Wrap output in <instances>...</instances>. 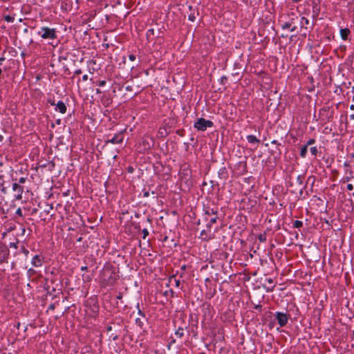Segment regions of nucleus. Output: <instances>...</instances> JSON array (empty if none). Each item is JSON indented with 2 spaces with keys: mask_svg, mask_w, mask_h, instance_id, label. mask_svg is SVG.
<instances>
[{
  "mask_svg": "<svg viewBox=\"0 0 354 354\" xmlns=\"http://www.w3.org/2000/svg\"><path fill=\"white\" fill-rule=\"evenodd\" d=\"M101 279L106 286H113L116 281V274L110 268H104L101 273Z\"/></svg>",
  "mask_w": 354,
  "mask_h": 354,
  "instance_id": "obj_1",
  "label": "nucleus"
},
{
  "mask_svg": "<svg viewBox=\"0 0 354 354\" xmlns=\"http://www.w3.org/2000/svg\"><path fill=\"white\" fill-rule=\"evenodd\" d=\"M213 125V122L211 120L201 118L195 122L194 127L198 131H204L207 129V128L212 127Z\"/></svg>",
  "mask_w": 354,
  "mask_h": 354,
  "instance_id": "obj_2",
  "label": "nucleus"
},
{
  "mask_svg": "<svg viewBox=\"0 0 354 354\" xmlns=\"http://www.w3.org/2000/svg\"><path fill=\"white\" fill-rule=\"evenodd\" d=\"M38 34L44 39H53L57 37L55 29L48 27H42Z\"/></svg>",
  "mask_w": 354,
  "mask_h": 354,
  "instance_id": "obj_3",
  "label": "nucleus"
},
{
  "mask_svg": "<svg viewBox=\"0 0 354 354\" xmlns=\"http://www.w3.org/2000/svg\"><path fill=\"white\" fill-rule=\"evenodd\" d=\"M214 237V233L212 232L210 224L206 225V229L203 230L200 234V239L203 241H208Z\"/></svg>",
  "mask_w": 354,
  "mask_h": 354,
  "instance_id": "obj_4",
  "label": "nucleus"
},
{
  "mask_svg": "<svg viewBox=\"0 0 354 354\" xmlns=\"http://www.w3.org/2000/svg\"><path fill=\"white\" fill-rule=\"evenodd\" d=\"M153 140L149 136H145L141 139L140 147H142L143 150H149L153 145Z\"/></svg>",
  "mask_w": 354,
  "mask_h": 354,
  "instance_id": "obj_5",
  "label": "nucleus"
},
{
  "mask_svg": "<svg viewBox=\"0 0 354 354\" xmlns=\"http://www.w3.org/2000/svg\"><path fill=\"white\" fill-rule=\"evenodd\" d=\"M12 190L15 193V198L16 200H21L22 198V194L24 191V186L18 184V183H13Z\"/></svg>",
  "mask_w": 354,
  "mask_h": 354,
  "instance_id": "obj_6",
  "label": "nucleus"
},
{
  "mask_svg": "<svg viewBox=\"0 0 354 354\" xmlns=\"http://www.w3.org/2000/svg\"><path fill=\"white\" fill-rule=\"evenodd\" d=\"M10 251L8 247L0 243V263L8 262Z\"/></svg>",
  "mask_w": 354,
  "mask_h": 354,
  "instance_id": "obj_7",
  "label": "nucleus"
},
{
  "mask_svg": "<svg viewBox=\"0 0 354 354\" xmlns=\"http://www.w3.org/2000/svg\"><path fill=\"white\" fill-rule=\"evenodd\" d=\"M275 318L281 327L285 326L288 320V315L281 312H277L275 313Z\"/></svg>",
  "mask_w": 354,
  "mask_h": 354,
  "instance_id": "obj_8",
  "label": "nucleus"
},
{
  "mask_svg": "<svg viewBox=\"0 0 354 354\" xmlns=\"http://www.w3.org/2000/svg\"><path fill=\"white\" fill-rule=\"evenodd\" d=\"M124 140V135L122 131H120L116 133L112 138L108 139L106 141V143H111V144H120L122 143Z\"/></svg>",
  "mask_w": 354,
  "mask_h": 354,
  "instance_id": "obj_9",
  "label": "nucleus"
},
{
  "mask_svg": "<svg viewBox=\"0 0 354 354\" xmlns=\"http://www.w3.org/2000/svg\"><path fill=\"white\" fill-rule=\"evenodd\" d=\"M44 262V258L40 255H35L31 261V263L34 267H41Z\"/></svg>",
  "mask_w": 354,
  "mask_h": 354,
  "instance_id": "obj_10",
  "label": "nucleus"
},
{
  "mask_svg": "<svg viewBox=\"0 0 354 354\" xmlns=\"http://www.w3.org/2000/svg\"><path fill=\"white\" fill-rule=\"evenodd\" d=\"M180 177L182 180H185L187 182L190 178V171L186 167L182 169V171L180 172Z\"/></svg>",
  "mask_w": 354,
  "mask_h": 354,
  "instance_id": "obj_11",
  "label": "nucleus"
},
{
  "mask_svg": "<svg viewBox=\"0 0 354 354\" xmlns=\"http://www.w3.org/2000/svg\"><path fill=\"white\" fill-rule=\"evenodd\" d=\"M271 155L273 156L275 161L279 160L281 158V151L280 148L277 146L274 149L270 151Z\"/></svg>",
  "mask_w": 354,
  "mask_h": 354,
  "instance_id": "obj_12",
  "label": "nucleus"
},
{
  "mask_svg": "<svg viewBox=\"0 0 354 354\" xmlns=\"http://www.w3.org/2000/svg\"><path fill=\"white\" fill-rule=\"evenodd\" d=\"M66 106L62 101H59L56 104V110H58L61 113H65L66 112Z\"/></svg>",
  "mask_w": 354,
  "mask_h": 354,
  "instance_id": "obj_13",
  "label": "nucleus"
},
{
  "mask_svg": "<svg viewBox=\"0 0 354 354\" xmlns=\"http://www.w3.org/2000/svg\"><path fill=\"white\" fill-rule=\"evenodd\" d=\"M350 33L351 31L348 28H342L340 30V35L343 40H346Z\"/></svg>",
  "mask_w": 354,
  "mask_h": 354,
  "instance_id": "obj_14",
  "label": "nucleus"
},
{
  "mask_svg": "<svg viewBox=\"0 0 354 354\" xmlns=\"http://www.w3.org/2000/svg\"><path fill=\"white\" fill-rule=\"evenodd\" d=\"M12 181H14V183H18V184L20 185V184H24L26 182L27 176H22L19 178L17 176H12Z\"/></svg>",
  "mask_w": 354,
  "mask_h": 354,
  "instance_id": "obj_15",
  "label": "nucleus"
},
{
  "mask_svg": "<svg viewBox=\"0 0 354 354\" xmlns=\"http://www.w3.org/2000/svg\"><path fill=\"white\" fill-rule=\"evenodd\" d=\"M308 24H309V20L308 19H306L304 17H300L301 28L307 29L308 28L307 25H308Z\"/></svg>",
  "mask_w": 354,
  "mask_h": 354,
  "instance_id": "obj_16",
  "label": "nucleus"
},
{
  "mask_svg": "<svg viewBox=\"0 0 354 354\" xmlns=\"http://www.w3.org/2000/svg\"><path fill=\"white\" fill-rule=\"evenodd\" d=\"M205 214L207 216H217V211L214 210L213 208L207 207Z\"/></svg>",
  "mask_w": 354,
  "mask_h": 354,
  "instance_id": "obj_17",
  "label": "nucleus"
},
{
  "mask_svg": "<svg viewBox=\"0 0 354 354\" xmlns=\"http://www.w3.org/2000/svg\"><path fill=\"white\" fill-rule=\"evenodd\" d=\"M247 140L250 143H259L260 140L257 138L255 136L253 135H249L247 136Z\"/></svg>",
  "mask_w": 354,
  "mask_h": 354,
  "instance_id": "obj_18",
  "label": "nucleus"
},
{
  "mask_svg": "<svg viewBox=\"0 0 354 354\" xmlns=\"http://www.w3.org/2000/svg\"><path fill=\"white\" fill-rule=\"evenodd\" d=\"M266 281L269 284H270V287H268L267 288V292H271L273 290L275 285L273 284V280L271 278L266 279Z\"/></svg>",
  "mask_w": 354,
  "mask_h": 354,
  "instance_id": "obj_19",
  "label": "nucleus"
},
{
  "mask_svg": "<svg viewBox=\"0 0 354 354\" xmlns=\"http://www.w3.org/2000/svg\"><path fill=\"white\" fill-rule=\"evenodd\" d=\"M145 321H146V319H143V318H137L136 319V324L140 328H143V326H144V323H145Z\"/></svg>",
  "mask_w": 354,
  "mask_h": 354,
  "instance_id": "obj_20",
  "label": "nucleus"
},
{
  "mask_svg": "<svg viewBox=\"0 0 354 354\" xmlns=\"http://www.w3.org/2000/svg\"><path fill=\"white\" fill-rule=\"evenodd\" d=\"M175 334L179 338L183 337L184 335V329L181 327L178 328Z\"/></svg>",
  "mask_w": 354,
  "mask_h": 354,
  "instance_id": "obj_21",
  "label": "nucleus"
},
{
  "mask_svg": "<svg viewBox=\"0 0 354 354\" xmlns=\"http://www.w3.org/2000/svg\"><path fill=\"white\" fill-rule=\"evenodd\" d=\"M199 13H198V11L196 12V14H195V12H191L190 14H189L188 15V19L191 21H194L195 19H196V15H198Z\"/></svg>",
  "mask_w": 354,
  "mask_h": 354,
  "instance_id": "obj_22",
  "label": "nucleus"
},
{
  "mask_svg": "<svg viewBox=\"0 0 354 354\" xmlns=\"http://www.w3.org/2000/svg\"><path fill=\"white\" fill-rule=\"evenodd\" d=\"M158 133L161 137H165L168 134L165 127H160L158 130Z\"/></svg>",
  "mask_w": 354,
  "mask_h": 354,
  "instance_id": "obj_23",
  "label": "nucleus"
},
{
  "mask_svg": "<svg viewBox=\"0 0 354 354\" xmlns=\"http://www.w3.org/2000/svg\"><path fill=\"white\" fill-rule=\"evenodd\" d=\"M307 151H308V147L307 145H305L301 149V151H300V156L302 157V158H304L307 153Z\"/></svg>",
  "mask_w": 354,
  "mask_h": 354,
  "instance_id": "obj_24",
  "label": "nucleus"
},
{
  "mask_svg": "<svg viewBox=\"0 0 354 354\" xmlns=\"http://www.w3.org/2000/svg\"><path fill=\"white\" fill-rule=\"evenodd\" d=\"M302 225H303V222L301 221L296 220L293 223V227L295 228H299V227H302Z\"/></svg>",
  "mask_w": 354,
  "mask_h": 354,
  "instance_id": "obj_25",
  "label": "nucleus"
},
{
  "mask_svg": "<svg viewBox=\"0 0 354 354\" xmlns=\"http://www.w3.org/2000/svg\"><path fill=\"white\" fill-rule=\"evenodd\" d=\"M218 219V216H212L209 221L207 222V223L206 225H209L210 224V227H212V225L215 223L216 222Z\"/></svg>",
  "mask_w": 354,
  "mask_h": 354,
  "instance_id": "obj_26",
  "label": "nucleus"
},
{
  "mask_svg": "<svg viewBox=\"0 0 354 354\" xmlns=\"http://www.w3.org/2000/svg\"><path fill=\"white\" fill-rule=\"evenodd\" d=\"M292 26V22H285L283 24L281 25L282 29H288Z\"/></svg>",
  "mask_w": 354,
  "mask_h": 354,
  "instance_id": "obj_27",
  "label": "nucleus"
},
{
  "mask_svg": "<svg viewBox=\"0 0 354 354\" xmlns=\"http://www.w3.org/2000/svg\"><path fill=\"white\" fill-rule=\"evenodd\" d=\"M304 176L302 175H299L297 178V182L298 183L299 185H301L304 183Z\"/></svg>",
  "mask_w": 354,
  "mask_h": 354,
  "instance_id": "obj_28",
  "label": "nucleus"
},
{
  "mask_svg": "<svg viewBox=\"0 0 354 354\" xmlns=\"http://www.w3.org/2000/svg\"><path fill=\"white\" fill-rule=\"evenodd\" d=\"M154 35V30L153 28L149 29L147 32V37L148 39H151V37Z\"/></svg>",
  "mask_w": 354,
  "mask_h": 354,
  "instance_id": "obj_29",
  "label": "nucleus"
},
{
  "mask_svg": "<svg viewBox=\"0 0 354 354\" xmlns=\"http://www.w3.org/2000/svg\"><path fill=\"white\" fill-rule=\"evenodd\" d=\"M310 153L313 155V156H316L318 153V150H317V148L316 147H311L310 148Z\"/></svg>",
  "mask_w": 354,
  "mask_h": 354,
  "instance_id": "obj_30",
  "label": "nucleus"
},
{
  "mask_svg": "<svg viewBox=\"0 0 354 354\" xmlns=\"http://www.w3.org/2000/svg\"><path fill=\"white\" fill-rule=\"evenodd\" d=\"M259 240L261 242H265L266 241V234H261L258 236Z\"/></svg>",
  "mask_w": 354,
  "mask_h": 354,
  "instance_id": "obj_31",
  "label": "nucleus"
},
{
  "mask_svg": "<svg viewBox=\"0 0 354 354\" xmlns=\"http://www.w3.org/2000/svg\"><path fill=\"white\" fill-rule=\"evenodd\" d=\"M21 252L24 254V255L27 257L29 254V251L24 247L22 246L21 248Z\"/></svg>",
  "mask_w": 354,
  "mask_h": 354,
  "instance_id": "obj_32",
  "label": "nucleus"
},
{
  "mask_svg": "<svg viewBox=\"0 0 354 354\" xmlns=\"http://www.w3.org/2000/svg\"><path fill=\"white\" fill-rule=\"evenodd\" d=\"M172 279L174 280L176 286L178 287L180 286V280L179 279H176L174 276H172L171 277H170L169 281L171 282Z\"/></svg>",
  "mask_w": 354,
  "mask_h": 354,
  "instance_id": "obj_33",
  "label": "nucleus"
},
{
  "mask_svg": "<svg viewBox=\"0 0 354 354\" xmlns=\"http://www.w3.org/2000/svg\"><path fill=\"white\" fill-rule=\"evenodd\" d=\"M137 308L138 309V315L141 316L143 319H146L145 314L139 308V304H138Z\"/></svg>",
  "mask_w": 354,
  "mask_h": 354,
  "instance_id": "obj_34",
  "label": "nucleus"
},
{
  "mask_svg": "<svg viewBox=\"0 0 354 354\" xmlns=\"http://www.w3.org/2000/svg\"><path fill=\"white\" fill-rule=\"evenodd\" d=\"M5 20L7 21V22H13L14 21V17H11L10 15H6L5 17H4Z\"/></svg>",
  "mask_w": 354,
  "mask_h": 354,
  "instance_id": "obj_35",
  "label": "nucleus"
},
{
  "mask_svg": "<svg viewBox=\"0 0 354 354\" xmlns=\"http://www.w3.org/2000/svg\"><path fill=\"white\" fill-rule=\"evenodd\" d=\"M313 12L314 16H318L319 9V8H317V6L316 5L313 7Z\"/></svg>",
  "mask_w": 354,
  "mask_h": 354,
  "instance_id": "obj_36",
  "label": "nucleus"
},
{
  "mask_svg": "<svg viewBox=\"0 0 354 354\" xmlns=\"http://www.w3.org/2000/svg\"><path fill=\"white\" fill-rule=\"evenodd\" d=\"M142 232L143 234V236H142L143 239H145L149 235V232H148L147 229H146V228L143 229Z\"/></svg>",
  "mask_w": 354,
  "mask_h": 354,
  "instance_id": "obj_37",
  "label": "nucleus"
},
{
  "mask_svg": "<svg viewBox=\"0 0 354 354\" xmlns=\"http://www.w3.org/2000/svg\"><path fill=\"white\" fill-rule=\"evenodd\" d=\"M227 82V77L226 76H223L221 77V83L222 84H225Z\"/></svg>",
  "mask_w": 354,
  "mask_h": 354,
  "instance_id": "obj_38",
  "label": "nucleus"
},
{
  "mask_svg": "<svg viewBox=\"0 0 354 354\" xmlns=\"http://www.w3.org/2000/svg\"><path fill=\"white\" fill-rule=\"evenodd\" d=\"M97 84L99 86H104L105 84H106V81L105 80H100V81H98L97 82Z\"/></svg>",
  "mask_w": 354,
  "mask_h": 354,
  "instance_id": "obj_39",
  "label": "nucleus"
},
{
  "mask_svg": "<svg viewBox=\"0 0 354 354\" xmlns=\"http://www.w3.org/2000/svg\"><path fill=\"white\" fill-rule=\"evenodd\" d=\"M315 142V139H313V138H312V139H310V140L307 142V143H306V145H307V147H308V146H309V145H311L314 144Z\"/></svg>",
  "mask_w": 354,
  "mask_h": 354,
  "instance_id": "obj_40",
  "label": "nucleus"
},
{
  "mask_svg": "<svg viewBox=\"0 0 354 354\" xmlns=\"http://www.w3.org/2000/svg\"><path fill=\"white\" fill-rule=\"evenodd\" d=\"M19 241H17L16 243H10L9 244V246L10 248H17V244H18Z\"/></svg>",
  "mask_w": 354,
  "mask_h": 354,
  "instance_id": "obj_41",
  "label": "nucleus"
},
{
  "mask_svg": "<svg viewBox=\"0 0 354 354\" xmlns=\"http://www.w3.org/2000/svg\"><path fill=\"white\" fill-rule=\"evenodd\" d=\"M16 214H17L18 216H22L23 214H22V210L20 207H19L17 210H16Z\"/></svg>",
  "mask_w": 354,
  "mask_h": 354,
  "instance_id": "obj_42",
  "label": "nucleus"
},
{
  "mask_svg": "<svg viewBox=\"0 0 354 354\" xmlns=\"http://www.w3.org/2000/svg\"><path fill=\"white\" fill-rule=\"evenodd\" d=\"M82 277H83V279H84V281H90L91 280V277H90V276L83 274V276H82Z\"/></svg>",
  "mask_w": 354,
  "mask_h": 354,
  "instance_id": "obj_43",
  "label": "nucleus"
},
{
  "mask_svg": "<svg viewBox=\"0 0 354 354\" xmlns=\"http://www.w3.org/2000/svg\"><path fill=\"white\" fill-rule=\"evenodd\" d=\"M254 309H256V310H259V311H261V310H262V306H261V305H260V304L256 305V306H254Z\"/></svg>",
  "mask_w": 354,
  "mask_h": 354,
  "instance_id": "obj_44",
  "label": "nucleus"
},
{
  "mask_svg": "<svg viewBox=\"0 0 354 354\" xmlns=\"http://www.w3.org/2000/svg\"><path fill=\"white\" fill-rule=\"evenodd\" d=\"M55 308V304H51L48 308V310H53Z\"/></svg>",
  "mask_w": 354,
  "mask_h": 354,
  "instance_id": "obj_45",
  "label": "nucleus"
},
{
  "mask_svg": "<svg viewBox=\"0 0 354 354\" xmlns=\"http://www.w3.org/2000/svg\"><path fill=\"white\" fill-rule=\"evenodd\" d=\"M272 144H274V145H276L277 146H278L279 147L281 145V143L278 142L277 140H274L271 142Z\"/></svg>",
  "mask_w": 354,
  "mask_h": 354,
  "instance_id": "obj_46",
  "label": "nucleus"
},
{
  "mask_svg": "<svg viewBox=\"0 0 354 354\" xmlns=\"http://www.w3.org/2000/svg\"><path fill=\"white\" fill-rule=\"evenodd\" d=\"M353 186L352 184H348L347 185V189L349 190V191H351L353 190Z\"/></svg>",
  "mask_w": 354,
  "mask_h": 354,
  "instance_id": "obj_47",
  "label": "nucleus"
},
{
  "mask_svg": "<svg viewBox=\"0 0 354 354\" xmlns=\"http://www.w3.org/2000/svg\"><path fill=\"white\" fill-rule=\"evenodd\" d=\"M129 58L131 61H134L136 59V56L134 55H130Z\"/></svg>",
  "mask_w": 354,
  "mask_h": 354,
  "instance_id": "obj_48",
  "label": "nucleus"
},
{
  "mask_svg": "<svg viewBox=\"0 0 354 354\" xmlns=\"http://www.w3.org/2000/svg\"><path fill=\"white\" fill-rule=\"evenodd\" d=\"M290 28H290V31L291 32L295 31L297 30V28L296 26H292Z\"/></svg>",
  "mask_w": 354,
  "mask_h": 354,
  "instance_id": "obj_49",
  "label": "nucleus"
},
{
  "mask_svg": "<svg viewBox=\"0 0 354 354\" xmlns=\"http://www.w3.org/2000/svg\"><path fill=\"white\" fill-rule=\"evenodd\" d=\"M35 272V270L32 269V268H30L28 270V273L29 274H31L32 273H34Z\"/></svg>",
  "mask_w": 354,
  "mask_h": 354,
  "instance_id": "obj_50",
  "label": "nucleus"
},
{
  "mask_svg": "<svg viewBox=\"0 0 354 354\" xmlns=\"http://www.w3.org/2000/svg\"><path fill=\"white\" fill-rule=\"evenodd\" d=\"M48 102L50 103L52 106H56V104L54 102V101L48 100Z\"/></svg>",
  "mask_w": 354,
  "mask_h": 354,
  "instance_id": "obj_51",
  "label": "nucleus"
},
{
  "mask_svg": "<svg viewBox=\"0 0 354 354\" xmlns=\"http://www.w3.org/2000/svg\"><path fill=\"white\" fill-rule=\"evenodd\" d=\"M82 80H83V81H86L88 80V75H84L82 76Z\"/></svg>",
  "mask_w": 354,
  "mask_h": 354,
  "instance_id": "obj_52",
  "label": "nucleus"
},
{
  "mask_svg": "<svg viewBox=\"0 0 354 354\" xmlns=\"http://www.w3.org/2000/svg\"><path fill=\"white\" fill-rule=\"evenodd\" d=\"M82 73L81 69H77L75 71V74L79 75Z\"/></svg>",
  "mask_w": 354,
  "mask_h": 354,
  "instance_id": "obj_53",
  "label": "nucleus"
},
{
  "mask_svg": "<svg viewBox=\"0 0 354 354\" xmlns=\"http://www.w3.org/2000/svg\"><path fill=\"white\" fill-rule=\"evenodd\" d=\"M88 270V267L87 266H82L81 268V270L82 271H86Z\"/></svg>",
  "mask_w": 354,
  "mask_h": 354,
  "instance_id": "obj_54",
  "label": "nucleus"
},
{
  "mask_svg": "<svg viewBox=\"0 0 354 354\" xmlns=\"http://www.w3.org/2000/svg\"><path fill=\"white\" fill-rule=\"evenodd\" d=\"M149 196V193L148 192H145L144 193V196H145V197H148Z\"/></svg>",
  "mask_w": 354,
  "mask_h": 354,
  "instance_id": "obj_55",
  "label": "nucleus"
},
{
  "mask_svg": "<svg viewBox=\"0 0 354 354\" xmlns=\"http://www.w3.org/2000/svg\"><path fill=\"white\" fill-rule=\"evenodd\" d=\"M294 20H295V18L294 17H291L288 22H292V25L294 24Z\"/></svg>",
  "mask_w": 354,
  "mask_h": 354,
  "instance_id": "obj_56",
  "label": "nucleus"
},
{
  "mask_svg": "<svg viewBox=\"0 0 354 354\" xmlns=\"http://www.w3.org/2000/svg\"><path fill=\"white\" fill-rule=\"evenodd\" d=\"M126 90H127V91H131V86H127L126 87Z\"/></svg>",
  "mask_w": 354,
  "mask_h": 354,
  "instance_id": "obj_57",
  "label": "nucleus"
},
{
  "mask_svg": "<svg viewBox=\"0 0 354 354\" xmlns=\"http://www.w3.org/2000/svg\"><path fill=\"white\" fill-rule=\"evenodd\" d=\"M112 330V326H109L107 327V330L108 331H111Z\"/></svg>",
  "mask_w": 354,
  "mask_h": 354,
  "instance_id": "obj_58",
  "label": "nucleus"
},
{
  "mask_svg": "<svg viewBox=\"0 0 354 354\" xmlns=\"http://www.w3.org/2000/svg\"><path fill=\"white\" fill-rule=\"evenodd\" d=\"M25 232H26V229H25L24 227H23V228L21 229V233H22V234H24Z\"/></svg>",
  "mask_w": 354,
  "mask_h": 354,
  "instance_id": "obj_59",
  "label": "nucleus"
},
{
  "mask_svg": "<svg viewBox=\"0 0 354 354\" xmlns=\"http://www.w3.org/2000/svg\"><path fill=\"white\" fill-rule=\"evenodd\" d=\"M350 109H351V110H354V104H351V105L350 106Z\"/></svg>",
  "mask_w": 354,
  "mask_h": 354,
  "instance_id": "obj_60",
  "label": "nucleus"
},
{
  "mask_svg": "<svg viewBox=\"0 0 354 354\" xmlns=\"http://www.w3.org/2000/svg\"><path fill=\"white\" fill-rule=\"evenodd\" d=\"M96 93H102V91H101L99 88H97V89H96Z\"/></svg>",
  "mask_w": 354,
  "mask_h": 354,
  "instance_id": "obj_61",
  "label": "nucleus"
},
{
  "mask_svg": "<svg viewBox=\"0 0 354 354\" xmlns=\"http://www.w3.org/2000/svg\"><path fill=\"white\" fill-rule=\"evenodd\" d=\"M122 295H121V294H120L118 296H117V299H122Z\"/></svg>",
  "mask_w": 354,
  "mask_h": 354,
  "instance_id": "obj_62",
  "label": "nucleus"
},
{
  "mask_svg": "<svg viewBox=\"0 0 354 354\" xmlns=\"http://www.w3.org/2000/svg\"><path fill=\"white\" fill-rule=\"evenodd\" d=\"M4 176L1 173L0 174V180H3Z\"/></svg>",
  "mask_w": 354,
  "mask_h": 354,
  "instance_id": "obj_63",
  "label": "nucleus"
},
{
  "mask_svg": "<svg viewBox=\"0 0 354 354\" xmlns=\"http://www.w3.org/2000/svg\"><path fill=\"white\" fill-rule=\"evenodd\" d=\"M351 119L354 120V114H352L350 115Z\"/></svg>",
  "mask_w": 354,
  "mask_h": 354,
  "instance_id": "obj_64",
  "label": "nucleus"
}]
</instances>
